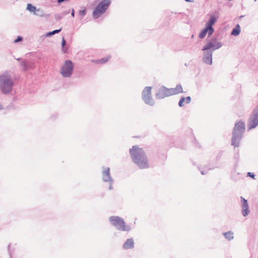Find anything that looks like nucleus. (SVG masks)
<instances>
[{
    "mask_svg": "<svg viewBox=\"0 0 258 258\" xmlns=\"http://www.w3.org/2000/svg\"><path fill=\"white\" fill-rule=\"evenodd\" d=\"M222 46V43L216 37L212 38L210 41H207L202 49L204 51L203 61L207 64H212L213 51L221 48Z\"/></svg>",
    "mask_w": 258,
    "mask_h": 258,
    "instance_id": "obj_1",
    "label": "nucleus"
},
{
    "mask_svg": "<svg viewBox=\"0 0 258 258\" xmlns=\"http://www.w3.org/2000/svg\"><path fill=\"white\" fill-rule=\"evenodd\" d=\"M130 153L133 161L140 169L149 167L147 157L142 148H139L137 145L134 146L130 149Z\"/></svg>",
    "mask_w": 258,
    "mask_h": 258,
    "instance_id": "obj_2",
    "label": "nucleus"
},
{
    "mask_svg": "<svg viewBox=\"0 0 258 258\" xmlns=\"http://www.w3.org/2000/svg\"><path fill=\"white\" fill-rule=\"evenodd\" d=\"M14 82L7 72L0 74V91L3 94H10L13 89Z\"/></svg>",
    "mask_w": 258,
    "mask_h": 258,
    "instance_id": "obj_3",
    "label": "nucleus"
},
{
    "mask_svg": "<svg viewBox=\"0 0 258 258\" xmlns=\"http://www.w3.org/2000/svg\"><path fill=\"white\" fill-rule=\"evenodd\" d=\"M245 130V124L243 121H238L235 124L232 132L231 145L238 147Z\"/></svg>",
    "mask_w": 258,
    "mask_h": 258,
    "instance_id": "obj_4",
    "label": "nucleus"
},
{
    "mask_svg": "<svg viewBox=\"0 0 258 258\" xmlns=\"http://www.w3.org/2000/svg\"><path fill=\"white\" fill-rule=\"evenodd\" d=\"M109 221L112 226L119 231H129L131 229L129 225H125L124 220L118 216H111Z\"/></svg>",
    "mask_w": 258,
    "mask_h": 258,
    "instance_id": "obj_5",
    "label": "nucleus"
},
{
    "mask_svg": "<svg viewBox=\"0 0 258 258\" xmlns=\"http://www.w3.org/2000/svg\"><path fill=\"white\" fill-rule=\"evenodd\" d=\"M111 4L110 0H103L97 5L93 12V17L97 19L108 9Z\"/></svg>",
    "mask_w": 258,
    "mask_h": 258,
    "instance_id": "obj_6",
    "label": "nucleus"
},
{
    "mask_svg": "<svg viewBox=\"0 0 258 258\" xmlns=\"http://www.w3.org/2000/svg\"><path fill=\"white\" fill-rule=\"evenodd\" d=\"M74 68L73 62L70 60H67L61 66L60 73L63 77L70 78L73 74Z\"/></svg>",
    "mask_w": 258,
    "mask_h": 258,
    "instance_id": "obj_7",
    "label": "nucleus"
},
{
    "mask_svg": "<svg viewBox=\"0 0 258 258\" xmlns=\"http://www.w3.org/2000/svg\"><path fill=\"white\" fill-rule=\"evenodd\" d=\"M258 125V104L254 108L248 118L247 127L248 130L255 128Z\"/></svg>",
    "mask_w": 258,
    "mask_h": 258,
    "instance_id": "obj_8",
    "label": "nucleus"
},
{
    "mask_svg": "<svg viewBox=\"0 0 258 258\" xmlns=\"http://www.w3.org/2000/svg\"><path fill=\"white\" fill-rule=\"evenodd\" d=\"M151 87H146L142 92V99L147 104L153 106L154 104L151 95Z\"/></svg>",
    "mask_w": 258,
    "mask_h": 258,
    "instance_id": "obj_9",
    "label": "nucleus"
},
{
    "mask_svg": "<svg viewBox=\"0 0 258 258\" xmlns=\"http://www.w3.org/2000/svg\"><path fill=\"white\" fill-rule=\"evenodd\" d=\"M102 171V180L105 182H108L109 184V189L111 190L113 189L112 184L114 182V180L111 177L110 173V168L109 167H103Z\"/></svg>",
    "mask_w": 258,
    "mask_h": 258,
    "instance_id": "obj_10",
    "label": "nucleus"
},
{
    "mask_svg": "<svg viewBox=\"0 0 258 258\" xmlns=\"http://www.w3.org/2000/svg\"><path fill=\"white\" fill-rule=\"evenodd\" d=\"M171 95V94L170 92L169 89L164 86H162L156 93L155 96L156 98L161 99Z\"/></svg>",
    "mask_w": 258,
    "mask_h": 258,
    "instance_id": "obj_11",
    "label": "nucleus"
},
{
    "mask_svg": "<svg viewBox=\"0 0 258 258\" xmlns=\"http://www.w3.org/2000/svg\"><path fill=\"white\" fill-rule=\"evenodd\" d=\"M241 202V213L244 217L247 216L250 213L247 201L243 197H240Z\"/></svg>",
    "mask_w": 258,
    "mask_h": 258,
    "instance_id": "obj_12",
    "label": "nucleus"
},
{
    "mask_svg": "<svg viewBox=\"0 0 258 258\" xmlns=\"http://www.w3.org/2000/svg\"><path fill=\"white\" fill-rule=\"evenodd\" d=\"M214 32V30H212V29L206 26L205 28L203 29L202 31L200 33L199 37L201 39H203L205 38L207 33L208 34V37H209L212 35Z\"/></svg>",
    "mask_w": 258,
    "mask_h": 258,
    "instance_id": "obj_13",
    "label": "nucleus"
},
{
    "mask_svg": "<svg viewBox=\"0 0 258 258\" xmlns=\"http://www.w3.org/2000/svg\"><path fill=\"white\" fill-rule=\"evenodd\" d=\"M217 20V17L216 16L211 15L209 20L206 24V26L212 29V30H214L213 26L216 22Z\"/></svg>",
    "mask_w": 258,
    "mask_h": 258,
    "instance_id": "obj_14",
    "label": "nucleus"
},
{
    "mask_svg": "<svg viewBox=\"0 0 258 258\" xmlns=\"http://www.w3.org/2000/svg\"><path fill=\"white\" fill-rule=\"evenodd\" d=\"M169 90L171 95L183 92L182 88L180 84L177 85L174 88H170Z\"/></svg>",
    "mask_w": 258,
    "mask_h": 258,
    "instance_id": "obj_15",
    "label": "nucleus"
},
{
    "mask_svg": "<svg viewBox=\"0 0 258 258\" xmlns=\"http://www.w3.org/2000/svg\"><path fill=\"white\" fill-rule=\"evenodd\" d=\"M134 246V241L133 238L127 239L123 245V247L124 249H128L130 248H132Z\"/></svg>",
    "mask_w": 258,
    "mask_h": 258,
    "instance_id": "obj_16",
    "label": "nucleus"
},
{
    "mask_svg": "<svg viewBox=\"0 0 258 258\" xmlns=\"http://www.w3.org/2000/svg\"><path fill=\"white\" fill-rule=\"evenodd\" d=\"M240 32V26L237 24L236 27L233 29L231 34L233 36H237L239 34Z\"/></svg>",
    "mask_w": 258,
    "mask_h": 258,
    "instance_id": "obj_17",
    "label": "nucleus"
},
{
    "mask_svg": "<svg viewBox=\"0 0 258 258\" xmlns=\"http://www.w3.org/2000/svg\"><path fill=\"white\" fill-rule=\"evenodd\" d=\"M27 10L29 11L30 12H33L35 14H36V11H39V10H37L35 7L32 6L30 4L27 5Z\"/></svg>",
    "mask_w": 258,
    "mask_h": 258,
    "instance_id": "obj_18",
    "label": "nucleus"
},
{
    "mask_svg": "<svg viewBox=\"0 0 258 258\" xmlns=\"http://www.w3.org/2000/svg\"><path fill=\"white\" fill-rule=\"evenodd\" d=\"M225 237L228 240H230L233 239V233L231 231H228L223 233Z\"/></svg>",
    "mask_w": 258,
    "mask_h": 258,
    "instance_id": "obj_19",
    "label": "nucleus"
},
{
    "mask_svg": "<svg viewBox=\"0 0 258 258\" xmlns=\"http://www.w3.org/2000/svg\"><path fill=\"white\" fill-rule=\"evenodd\" d=\"M61 29H56V30H54L52 31L47 32L44 35H43L42 37H45L46 36H50L52 35H54L55 34L59 33L61 31Z\"/></svg>",
    "mask_w": 258,
    "mask_h": 258,
    "instance_id": "obj_20",
    "label": "nucleus"
},
{
    "mask_svg": "<svg viewBox=\"0 0 258 258\" xmlns=\"http://www.w3.org/2000/svg\"><path fill=\"white\" fill-rule=\"evenodd\" d=\"M66 44V41L64 38H62L61 41V46H62V51L63 53H66L67 52V49L64 48V46Z\"/></svg>",
    "mask_w": 258,
    "mask_h": 258,
    "instance_id": "obj_21",
    "label": "nucleus"
},
{
    "mask_svg": "<svg viewBox=\"0 0 258 258\" xmlns=\"http://www.w3.org/2000/svg\"><path fill=\"white\" fill-rule=\"evenodd\" d=\"M109 59V57H104L100 59L96 60V62L99 63H104L106 62Z\"/></svg>",
    "mask_w": 258,
    "mask_h": 258,
    "instance_id": "obj_22",
    "label": "nucleus"
},
{
    "mask_svg": "<svg viewBox=\"0 0 258 258\" xmlns=\"http://www.w3.org/2000/svg\"><path fill=\"white\" fill-rule=\"evenodd\" d=\"M20 64L22 67H23V69L24 70H27L28 69V66L26 63V62L25 61V60H21V62H20Z\"/></svg>",
    "mask_w": 258,
    "mask_h": 258,
    "instance_id": "obj_23",
    "label": "nucleus"
},
{
    "mask_svg": "<svg viewBox=\"0 0 258 258\" xmlns=\"http://www.w3.org/2000/svg\"><path fill=\"white\" fill-rule=\"evenodd\" d=\"M63 16H64V15H62V14H56L54 15L55 19L58 21L61 19Z\"/></svg>",
    "mask_w": 258,
    "mask_h": 258,
    "instance_id": "obj_24",
    "label": "nucleus"
},
{
    "mask_svg": "<svg viewBox=\"0 0 258 258\" xmlns=\"http://www.w3.org/2000/svg\"><path fill=\"white\" fill-rule=\"evenodd\" d=\"M185 101V99H184V97H181L178 102V105L180 106V107H182L184 106L183 103Z\"/></svg>",
    "mask_w": 258,
    "mask_h": 258,
    "instance_id": "obj_25",
    "label": "nucleus"
},
{
    "mask_svg": "<svg viewBox=\"0 0 258 258\" xmlns=\"http://www.w3.org/2000/svg\"><path fill=\"white\" fill-rule=\"evenodd\" d=\"M86 14V11L85 9L79 11V15L82 17H84Z\"/></svg>",
    "mask_w": 258,
    "mask_h": 258,
    "instance_id": "obj_26",
    "label": "nucleus"
},
{
    "mask_svg": "<svg viewBox=\"0 0 258 258\" xmlns=\"http://www.w3.org/2000/svg\"><path fill=\"white\" fill-rule=\"evenodd\" d=\"M23 38L21 36H18L17 38L14 40L15 43H17L22 41Z\"/></svg>",
    "mask_w": 258,
    "mask_h": 258,
    "instance_id": "obj_27",
    "label": "nucleus"
},
{
    "mask_svg": "<svg viewBox=\"0 0 258 258\" xmlns=\"http://www.w3.org/2000/svg\"><path fill=\"white\" fill-rule=\"evenodd\" d=\"M185 99V103L186 104H188L190 103V101H191V98L189 97V96H187L185 98H184Z\"/></svg>",
    "mask_w": 258,
    "mask_h": 258,
    "instance_id": "obj_28",
    "label": "nucleus"
},
{
    "mask_svg": "<svg viewBox=\"0 0 258 258\" xmlns=\"http://www.w3.org/2000/svg\"><path fill=\"white\" fill-rule=\"evenodd\" d=\"M247 176H249V177L252 178L253 179H254L255 175L253 173L248 172L247 173Z\"/></svg>",
    "mask_w": 258,
    "mask_h": 258,
    "instance_id": "obj_29",
    "label": "nucleus"
},
{
    "mask_svg": "<svg viewBox=\"0 0 258 258\" xmlns=\"http://www.w3.org/2000/svg\"><path fill=\"white\" fill-rule=\"evenodd\" d=\"M208 170H201V173L202 175H205L208 173Z\"/></svg>",
    "mask_w": 258,
    "mask_h": 258,
    "instance_id": "obj_30",
    "label": "nucleus"
},
{
    "mask_svg": "<svg viewBox=\"0 0 258 258\" xmlns=\"http://www.w3.org/2000/svg\"><path fill=\"white\" fill-rule=\"evenodd\" d=\"M71 15L72 16V17H74L75 16V11H74V9H73L72 10V12H71Z\"/></svg>",
    "mask_w": 258,
    "mask_h": 258,
    "instance_id": "obj_31",
    "label": "nucleus"
},
{
    "mask_svg": "<svg viewBox=\"0 0 258 258\" xmlns=\"http://www.w3.org/2000/svg\"><path fill=\"white\" fill-rule=\"evenodd\" d=\"M69 13H70L69 11H66V12H64L62 13L61 14L62 15H64V16H65V15L68 14Z\"/></svg>",
    "mask_w": 258,
    "mask_h": 258,
    "instance_id": "obj_32",
    "label": "nucleus"
},
{
    "mask_svg": "<svg viewBox=\"0 0 258 258\" xmlns=\"http://www.w3.org/2000/svg\"><path fill=\"white\" fill-rule=\"evenodd\" d=\"M67 0H57V3L60 4L63 2L67 1Z\"/></svg>",
    "mask_w": 258,
    "mask_h": 258,
    "instance_id": "obj_33",
    "label": "nucleus"
},
{
    "mask_svg": "<svg viewBox=\"0 0 258 258\" xmlns=\"http://www.w3.org/2000/svg\"><path fill=\"white\" fill-rule=\"evenodd\" d=\"M10 245H9L8 249H9V254H10V256H11L12 253H11V252L10 251Z\"/></svg>",
    "mask_w": 258,
    "mask_h": 258,
    "instance_id": "obj_34",
    "label": "nucleus"
},
{
    "mask_svg": "<svg viewBox=\"0 0 258 258\" xmlns=\"http://www.w3.org/2000/svg\"><path fill=\"white\" fill-rule=\"evenodd\" d=\"M186 2H193L194 0H184Z\"/></svg>",
    "mask_w": 258,
    "mask_h": 258,
    "instance_id": "obj_35",
    "label": "nucleus"
},
{
    "mask_svg": "<svg viewBox=\"0 0 258 258\" xmlns=\"http://www.w3.org/2000/svg\"><path fill=\"white\" fill-rule=\"evenodd\" d=\"M17 60H21V58H18Z\"/></svg>",
    "mask_w": 258,
    "mask_h": 258,
    "instance_id": "obj_36",
    "label": "nucleus"
},
{
    "mask_svg": "<svg viewBox=\"0 0 258 258\" xmlns=\"http://www.w3.org/2000/svg\"><path fill=\"white\" fill-rule=\"evenodd\" d=\"M213 169V168H209V169H208V170H211V169Z\"/></svg>",
    "mask_w": 258,
    "mask_h": 258,
    "instance_id": "obj_37",
    "label": "nucleus"
},
{
    "mask_svg": "<svg viewBox=\"0 0 258 258\" xmlns=\"http://www.w3.org/2000/svg\"><path fill=\"white\" fill-rule=\"evenodd\" d=\"M256 0H254V2H255Z\"/></svg>",
    "mask_w": 258,
    "mask_h": 258,
    "instance_id": "obj_38",
    "label": "nucleus"
}]
</instances>
